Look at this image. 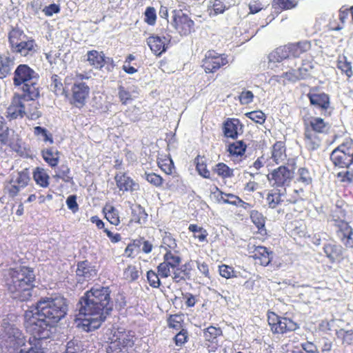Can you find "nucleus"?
I'll return each mask as SVG.
<instances>
[{
    "label": "nucleus",
    "instance_id": "obj_8",
    "mask_svg": "<svg viewBox=\"0 0 353 353\" xmlns=\"http://www.w3.org/2000/svg\"><path fill=\"white\" fill-rule=\"evenodd\" d=\"M134 343L133 336L130 333L118 332L114 334L113 339L106 347V352L127 353Z\"/></svg>",
    "mask_w": 353,
    "mask_h": 353
},
{
    "label": "nucleus",
    "instance_id": "obj_50",
    "mask_svg": "<svg viewBox=\"0 0 353 353\" xmlns=\"http://www.w3.org/2000/svg\"><path fill=\"white\" fill-rule=\"evenodd\" d=\"M29 180L30 177L28 174L25 172H21L17 174L15 179H12L11 180V183L17 184L21 188H23L28 185Z\"/></svg>",
    "mask_w": 353,
    "mask_h": 353
},
{
    "label": "nucleus",
    "instance_id": "obj_43",
    "mask_svg": "<svg viewBox=\"0 0 353 353\" xmlns=\"http://www.w3.org/2000/svg\"><path fill=\"white\" fill-rule=\"evenodd\" d=\"M196 170L199 174L205 179L210 178V171L207 169L206 164L204 163L203 158L197 156L194 159Z\"/></svg>",
    "mask_w": 353,
    "mask_h": 353
},
{
    "label": "nucleus",
    "instance_id": "obj_33",
    "mask_svg": "<svg viewBox=\"0 0 353 353\" xmlns=\"http://www.w3.org/2000/svg\"><path fill=\"white\" fill-rule=\"evenodd\" d=\"M49 175L43 168H37L33 172L34 180L42 188H47L49 185Z\"/></svg>",
    "mask_w": 353,
    "mask_h": 353
},
{
    "label": "nucleus",
    "instance_id": "obj_26",
    "mask_svg": "<svg viewBox=\"0 0 353 353\" xmlns=\"http://www.w3.org/2000/svg\"><path fill=\"white\" fill-rule=\"evenodd\" d=\"M268 59L269 67H272L271 63L281 62L287 59H290L288 44L275 49L269 54Z\"/></svg>",
    "mask_w": 353,
    "mask_h": 353
},
{
    "label": "nucleus",
    "instance_id": "obj_10",
    "mask_svg": "<svg viewBox=\"0 0 353 353\" xmlns=\"http://www.w3.org/2000/svg\"><path fill=\"white\" fill-rule=\"evenodd\" d=\"M71 92L72 97L70 99V103L78 108L83 107L90 93V88L88 85L83 81L74 80L71 88Z\"/></svg>",
    "mask_w": 353,
    "mask_h": 353
},
{
    "label": "nucleus",
    "instance_id": "obj_36",
    "mask_svg": "<svg viewBox=\"0 0 353 353\" xmlns=\"http://www.w3.org/2000/svg\"><path fill=\"white\" fill-rule=\"evenodd\" d=\"M336 335L338 339L342 341L343 345H353V330H345L341 328L336 332Z\"/></svg>",
    "mask_w": 353,
    "mask_h": 353
},
{
    "label": "nucleus",
    "instance_id": "obj_15",
    "mask_svg": "<svg viewBox=\"0 0 353 353\" xmlns=\"http://www.w3.org/2000/svg\"><path fill=\"white\" fill-rule=\"evenodd\" d=\"M303 127L322 135L327 134L331 129V125L328 122L316 117L303 119Z\"/></svg>",
    "mask_w": 353,
    "mask_h": 353
},
{
    "label": "nucleus",
    "instance_id": "obj_11",
    "mask_svg": "<svg viewBox=\"0 0 353 353\" xmlns=\"http://www.w3.org/2000/svg\"><path fill=\"white\" fill-rule=\"evenodd\" d=\"M333 221L338 239L346 248H353L352 228L343 220L334 219Z\"/></svg>",
    "mask_w": 353,
    "mask_h": 353
},
{
    "label": "nucleus",
    "instance_id": "obj_14",
    "mask_svg": "<svg viewBox=\"0 0 353 353\" xmlns=\"http://www.w3.org/2000/svg\"><path fill=\"white\" fill-rule=\"evenodd\" d=\"M172 23L174 28L183 34H188L194 30V21L181 10L172 11Z\"/></svg>",
    "mask_w": 353,
    "mask_h": 353
},
{
    "label": "nucleus",
    "instance_id": "obj_64",
    "mask_svg": "<svg viewBox=\"0 0 353 353\" xmlns=\"http://www.w3.org/2000/svg\"><path fill=\"white\" fill-rule=\"evenodd\" d=\"M301 346L307 353H319L316 345L312 342L306 341L302 343Z\"/></svg>",
    "mask_w": 353,
    "mask_h": 353
},
{
    "label": "nucleus",
    "instance_id": "obj_41",
    "mask_svg": "<svg viewBox=\"0 0 353 353\" xmlns=\"http://www.w3.org/2000/svg\"><path fill=\"white\" fill-rule=\"evenodd\" d=\"M296 182L301 183L305 186L312 183V177L308 169L300 168L298 170Z\"/></svg>",
    "mask_w": 353,
    "mask_h": 353
},
{
    "label": "nucleus",
    "instance_id": "obj_29",
    "mask_svg": "<svg viewBox=\"0 0 353 353\" xmlns=\"http://www.w3.org/2000/svg\"><path fill=\"white\" fill-rule=\"evenodd\" d=\"M35 43L32 39H23L15 46L12 50L19 53L21 56H27L28 54L35 51Z\"/></svg>",
    "mask_w": 353,
    "mask_h": 353
},
{
    "label": "nucleus",
    "instance_id": "obj_30",
    "mask_svg": "<svg viewBox=\"0 0 353 353\" xmlns=\"http://www.w3.org/2000/svg\"><path fill=\"white\" fill-rule=\"evenodd\" d=\"M44 161L51 167L57 165L59 160V152L54 148L44 149L41 152Z\"/></svg>",
    "mask_w": 353,
    "mask_h": 353
},
{
    "label": "nucleus",
    "instance_id": "obj_57",
    "mask_svg": "<svg viewBox=\"0 0 353 353\" xmlns=\"http://www.w3.org/2000/svg\"><path fill=\"white\" fill-rule=\"evenodd\" d=\"M173 274V279L176 282H179L180 281L185 280L189 273L187 271L185 266H183L181 268H177L176 270H174Z\"/></svg>",
    "mask_w": 353,
    "mask_h": 353
},
{
    "label": "nucleus",
    "instance_id": "obj_7",
    "mask_svg": "<svg viewBox=\"0 0 353 353\" xmlns=\"http://www.w3.org/2000/svg\"><path fill=\"white\" fill-rule=\"evenodd\" d=\"M330 160L335 167L349 168L353 163L352 141H347L336 148L330 154Z\"/></svg>",
    "mask_w": 353,
    "mask_h": 353
},
{
    "label": "nucleus",
    "instance_id": "obj_37",
    "mask_svg": "<svg viewBox=\"0 0 353 353\" xmlns=\"http://www.w3.org/2000/svg\"><path fill=\"white\" fill-rule=\"evenodd\" d=\"M50 89L57 96L63 95L65 92L63 83L61 82V79L57 74H53L51 77V83L50 85Z\"/></svg>",
    "mask_w": 353,
    "mask_h": 353
},
{
    "label": "nucleus",
    "instance_id": "obj_2",
    "mask_svg": "<svg viewBox=\"0 0 353 353\" xmlns=\"http://www.w3.org/2000/svg\"><path fill=\"white\" fill-rule=\"evenodd\" d=\"M109 287H92L79 299L77 309L85 318L81 326L86 332L98 329L113 310Z\"/></svg>",
    "mask_w": 353,
    "mask_h": 353
},
{
    "label": "nucleus",
    "instance_id": "obj_3",
    "mask_svg": "<svg viewBox=\"0 0 353 353\" xmlns=\"http://www.w3.org/2000/svg\"><path fill=\"white\" fill-rule=\"evenodd\" d=\"M4 285L14 299L26 301L32 296L35 275L32 268L23 266L4 272Z\"/></svg>",
    "mask_w": 353,
    "mask_h": 353
},
{
    "label": "nucleus",
    "instance_id": "obj_28",
    "mask_svg": "<svg viewBox=\"0 0 353 353\" xmlns=\"http://www.w3.org/2000/svg\"><path fill=\"white\" fill-rule=\"evenodd\" d=\"M286 158L287 155L284 143L281 141L276 142L272 146L271 159L276 164H279L284 162Z\"/></svg>",
    "mask_w": 353,
    "mask_h": 353
},
{
    "label": "nucleus",
    "instance_id": "obj_52",
    "mask_svg": "<svg viewBox=\"0 0 353 353\" xmlns=\"http://www.w3.org/2000/svg\"><path fill=\"white\" fill-rule=\"evenodd\" d=\"M123 275L125 279L130 281L137 280L139 276V271L137 268L133 265H128L124 270Z\"/></svg>",
    "mask_w": 353,
    "mask_h": 353
},
{
    "label": "nucleus",
    "instance_id": "obj_54",
    "mask_svg": "<svg viewBox=\"0 0 353 353\" xmlns=\"http://www.w3.org/2000/svg\"><path fill=\"white\" fill-rule=\"evenodd\" d=\"M159 274H157L153 270H149L147 272V279L150 286L152 288H159L161 285V281L159 278Z\"/></svg>",
    "mask_w": 353,
    "mask_h": 353
},
{
    "label": "nucleus",
    "instance_id": "obj_35",
    "mask_svg": "<svg viewBox=\"0 0 353 353\" xmlns=\"http://www.w3.org/2000/svg\"><path fill=\"white\" fill-rule=\"evenodd\" d=\"M103 212L106 219L112 225H118L120 223L119 212L114 207L106 205L103 208Z\"/></svg>",
    "mask_w": 353,
    "mask_h": 353
},
{
    "label": "nucleus",
    "instance_id": "obj_56",
    "mask_svg": "<svg viewBox=\"0 0 353 353\" xmlns=\"http://www.w3.org/2000/svg\"><path fill=\"white\" fill-rule=\"evenodd\" d=\"M145 179L151 184L158 187L161 185L163 183V179L161 176L152 172L145 173Z\"/></svg>",
    "mask_w": 353,
    "mask_h": 353
},
{
    "label": "nucleus",
    "instance_id": "obj_12",
    "mask_svg": "<svg viewBox=\"0 0 353 353\" xmlns=\"http://www.w3.org/2000/svg\"><path fill=\"white\" fill-rule=\"evenodd\" d=\"M228 63L226 55L224 54H220L214 50H209L206 52L203 60V67L207 73L214 72Z\"/></svg>",
    "mask_w": 353,
    "mask_h": 353
},
{
    "label": "nucleus",
    "instance_id": "obj_19",
    "mask_svg": "<svg viewBox=\"0 0 353 353\" xmlns=\"http://www.w3.org/2000/svg\"><path fill=\"white\" fill-rule=\"evenodd\" d=\"M114 179L117 186L121 191L134 192L137 190L139 188V184L135 183L125 173H117L114 176Z\"/></svg>",
    "mask_w": 353,
    "mask_h": 353
},
{
    "label": "nucleus",
    "instance_id": "obj_6",
    "mask_svg": "<svg viewBox=\"0 0 353 353\" xmlns=\"http://www.w3.org/2000/svg\"><path fill=\"white\" fill-rule=\"evenodd\" d=\"M26 96V94L15 93L12 98L11 103L7 108V117L10 119H21L24 116L30 117L31 119H37L41 116L39 110L31 112L27 111L25 102L34 101Z\"/></svg>",
    "mask_w": 353,
    "mask_h": 353
},
{
    "label": "nucleus",
    "instance_id": "obj_42",
    "mask_svg": "<svg viewBox=\"0 0 353 353\" xmlns=\"http://www.w3.org/2000/svg\"><path fill=\"white\" fill-rule=\"evenodd\" d=\"M214 172L223 179L231 178L234 176V170L230 168L224 163H219L216 164Z\"/></svg>",
    "mask_w": 353,
    "mask_h": 353
},
{
    "label": "nucleus",
    "instance_id": "obj_51",
    "mask_svg": "<svg viewBox=\"0 0 353 353\" xmlns=\"http://www.w3.org/2000/svg\"><path fill=\"white\" fill-rule=\"evenodd\" d=\"M245 116L253 121L262 124L265 121V115L261 110L252 111L245 114Z\"/></svg>",
    "mask_w": 353,
    "mask_h": 353
},
{
    "label": "nucleus",
    "instance_id": "obj_38",
    "mask_svg": "<svg viewBox=\"0 0 353 353\" xmlns=\"http://www.w3.org/2000/svg\"><path fill=\"white\" fill-rule=\"evenodd\" d=\"M246 148L247 146L243 141H238L230 143L228 145V151L232 156L241 157L244 154Z\"/></svg>",
    "mask_w": 353,
    "mask_h": 353
},
{
    "label": "nucleus",
    "instance_id": "obj_40",
    "mask_svg": "<svg viewBox=\"0 0 353 353\" xmlns=\"http://www.w3.org/2000/svg\"><path fill=\"white\" fill-rule=\"evenodd\" d=\"M337 68L343 73H345L347 78H350L353 74L351 62L347 61L345 56L339 57L337 61Z\"/></svg>",
    "mask_w": 353,
    "mask_h": 353
},
{
    "label": "nucleus",
    "instance_id": "obj_45",
    "mask_svg": "<svg viewBox=\"0 0 353 353\" xmlns=\"http://www.w3.org/2000/svg\"><path fill=\"white\" fill-rule=\"evenodd\" d=\"M34 134L37 137H41L43 141L50 142L51 144L53 143L52 136L46 128L36 126L34 128Z\"/></svg>",
    "mask_w": 353,
    "mask_h": 353
},
{
    "label": "nucleus",
    "instance_id": "obj_39",
    "mask_svg": "<svg viewBox=\"0 0 353 353\" xmlns=\"http://www.w3.org/2000/svg\"><path fill=\"white\" fill-rule=\"evenodd\" d=\"M132 214L133 220L135 222L141 223V221L145 222L148 218V214L145 212V209L139 204L131 206Z\"/></svg>",
    "mask_w": 353,
    "mask_h": 353
},
{
    "label": "nucleus",
    "instance_id": "obj_20",
    "mask_svg": "<svg viewBox=\"0 0 353 353\" xmlns=\"http://www.w3.org/2000/svg\"><path fill=\"white\" fill-rule=\"evenodd\" d=\"M170 41V38H167L165 37H161L159 36H150L147 39V43L150 50L154 52V54L158 56L161 55L166 50L167 43H169Z\"/></svg>",
    "mask_w": 353,
    "mask_h": 353
},
{
    "label": "nucleus",
    "instance_id": "obj_23",
    "mask_svg": "<svg viewBox=\"0 0 353 353\" xmlns=\"http://www.w3.org/2000/svg\"><path fill=\"white\" fill-rule=\"evenodd\" d=\"M299 327L296 323L289 318L281 317L276 322L275 327L272 331L275 334H284L288 332L295 331Z\"/></svg>",
    "mask_w": 353,
    "mask_h": 353
},
{
    "label": "nucleus",
    "instance_id": "obj_62",
    "mask_svg": "<svg viewBox=\"0 0 353 353\" xmlns=\"http://www.w3.org/2000/svg\"><path fill=\"white\" fill-rule=\"evenodd\" d=\"M337 178L341 179V182H347L353 183V172L350 171H346L345 172H340L336 175Z\"/></svg>",
    "mask_w": 353,
    "mask_h": 353
},
{
    "label": "nucleus",
    "instance_id": "obj_32",
    "mask_svg": "<svg viewBox=\"0 0 353 353\" xmlns=\"http://www.w3.org/2000/svg\"><path fill=\"white\" fill-rule=\"evenodd\" d=\"M23 39H27V36L24 34L23 31L18 28H12L8 34V40L11 50Z\"/></svg>",
    "mask_w": 353,
    "mask_h": 353
},
{
    "label": "nucleus",
    "instance_id": "obj_18",
    "mask_svg": "<svg viewBox=\"0 0 353 353\" xmlns=\"http://www.w3.org/2000/svg\"><path fill=\"white\" fill-rule=\"evenodd\" d=\"M304 128V141L307 150L314 151L319 149L322 142V134L315 132L307 128Z\"/></svg>",
    "mask_w": 353,
    "mask_h": 353
},
{
    "label": "nucleus",
    "instance_id": "obj_47",
    "mask_svg": "<svg viewBox=\"0 0 353 353\" xmlns=\"http://www.w3.org/2000/svg\"><path fill=\"white\" fill-rule=\"evenodd\" d=\"M221 333L222 332L219 328L210 326L204 331V338L206 341L214 342L217 336L221 335Z\"/></svg>",
    "mask_w": 353,
    "mask_h": 353
},
{
    "label": "nucleus",
    "instance_id": "obj_60",
    "mask_svg": "<svg viewBox=\"0 0 353 353\" xmlns=\"http://www.w3.org/2000/svg\"><path fill=\"white\" fill-rule=\"evenodd\" d=\"M170 268L167 263H161L157 267L159 275L163 278L168 277L170 274Z\"/></svg>",
    "mask_w": 353,
    "mask_h": 353
},
{
    "label": "nucleus",
    "instance_id": "obj_44",
    "mask_svg": "<svg viewBox=\"0 0 353 353\" xmlns=\"http://www.w3.org/2000/svg\"><path fill=\"white\" fill-rule=\"evenodd\" d=\"M189 230L194 233V236L198 239L200 242H203L206 239L208 236L207 231L201 227H199L196 224H190Z\"/></svg>",
    "mask_w": 353,
    "mask_h": 353
},
{
    "label": "nucleus",
    "instance_id": "obj_17",
    "mask_svg": "<svg viewBox=\"0 0 353 353\" xmlns=\"http://www.w3.org/2000/svg\"><path fill=\"white\" fill-rule=\"evenodd\" d=\"M87 61L94 68H101L105 63H111L112 68H114L115 65L112 58L105 57L103 52L97 50H90L87 52Z\"/></svg>",
    "mask_w": 353,
    "mask_h": 353
},
{
    "label": "nucleus",
    "instance_id": "obj_9",
    "mask_svg": "<svg viewBox=\"0 0 353 353\" xmlns=\"http://www.w3.org/2000/svg\"><path fill=\"white\" fill-rule=\"evenodd\" d=\"M294 176V172L285 165L274 170L268 175L269 181L273 187L288 186Z\"/></svg>",
    "mask_w": 353,
    "mask_h": 353
},
{
    "label": "nucleus",
    "instance_id": "obj_53",
    "mask_svg": "<svg viewBox=\"0 0 353 353\" xmlns=\"http://www.w3.org/2000/svg\"><path fill=\"white\" fill-rule=\"evenodd\" d=\"M157 14L154 8L148 7L145 11V21L150 26L155 24Z\"/></svg>",
    "mask_w": 353,
    "mask_h": 353
},
{
    "label": "nucleus",
    "instance_id": "obj_61",
    "mask_svg": "<svg viewBox=\"0 0 353 353\" xmlns=\"http://www.w3.org/2000/svg\"><path fill=\"white\" fill-rule=\"evenodd\" d=\"M219 273L221 276L226 279H230L234 276L233 268L226 265L219 266Z\"/></svg>",
    "mask_w": 353,
    "mask_h": 353
},
{
    "label": "nucleus",
    "instance_id": "obj_63",
    "mask_svg": "<svg viewBox=\"0 0 353 353\" xmlns=\"http://www.w3.org/2000/svg\"><path fill=\"white\" fill-rule=\"evenodd\" d=\"M43 12L46 16L51 17L54 14H57L60 12V7L59 5L52 3L49 5L48 6L45 7L43 10Z\"/></svg>",
    "mask_w": 353,
    "mask_h": 353
},
{
    "label": "nucleus",
    "instance_id": "obj_34",
    "mask_svg": "<svg viewBox=\"0 0 353 353\" xmlns=\"http://www.w3.org/2000/svg\"><path fill=\"white\" fill-rule=\"evenodd\" d=\"M221 200L224 203H228L236 206H241L245 209H246L249 205L248 203L244 202L239 196L234 194L223 193L222 192H221Z\"/></svg>",
    "mask_w": 353,
    "mask_h": 353
},
{
    "label": "nucleus",
    "instance_id": "obj_27",
    "mask_svg": "<svg viewBox=\"0 0 353 353\" xmlns=\"http://www.w3.org/2000/svg\"><path fill=\"white\" fill-rule=\"evenodd\" d=\"M14 65L13 57L8 54H0V79H3L10 74Z\"/></svg>",
    "mask_w": 353,
    "mask_h": 353
},
{
    "label": "nucleus",
    "instance_id": "obj_22",
    "mask_svg": "<svg viewBox=\"0 0 353 353\" xmlns=\"http://www.w3.org/2000/svg\"><path fill=\"white\" fill-rule=\"evenodd\" d=\"M239 127L240 129H241L243 125L239 119L230 118L227 119L224 121L223 126L224 136L233 139H236L239 134L238 130Z\"/></svg>",
    "mask_w": 353,
    "mask_h": 353
},
{
    "label": "nucleus",
    "instance_id": "obj_59",
    "mask_svg": "<svg viewBox=\"0 0 353 353\" xmlns=\"http://www.w3.org/2000/svg\"><path fill=\"white\" fill-rule=\"evenodd\" d=\"M254 94L251 91H243L240 96L239 100L241 104L247 105L252 102Z\"/></svg>",
    "mask_w": 353,
    "mask_h": 353
},
{
    "label": "nucleus",
    "instance_id": "obj_49",
    "mask_svg": "<svg viewBox=\"0 0 353 353\" xmlns=\"http://www.w3.org/2000/svg\"><path fill=\"white\" fill-rule=\"evenodd\" d=\"M297 3L294 0H274L272 6L275 8L278 6L283 10H289L295 8Z\"/></svg>",
    "mask_w": 353,
    "mask_h": 353
},
{
    "label": "nucleus",
    "instance_id": "obj_4",
    "mask_svg": "<svg viewBox=\"0 0 353 353\" xmlns=\"http://www.w3.org/2000/svg\"><path fill=\"white\" fill-rule=\"evenodd\" d=\"M39 74L26 64H20L14 72L13 84L31 99L39 97Z\"/></svg>",
    "mask_w": 353,
    "mask_h": 353
},
{
    "label": "nucleus",
    "instance_id": "obj_25",
    "mask_svg": "<svg viewBox=\"0 0 353 353\" xmlns=\"http://www.w3.org/2000/svg\"><path fill=\"white\" fill-rule=\"evenodd\" d=\"M77 276L79 277V281L90 279L94 274V270L90 265L88 261L79 262L76 270Z\"/></svg>",
    "mask_w": 353,
    "mask_h": 353
},
{
    "label": "nucleus",
    "instance_id": "obj_21",
    "mask_svg": "<svg viewBox=\"0 0 353 353\" xmlns=\"http://www.w3.org/2000/svg\"><path fill=\"white\" fill-rule=\"evenodd\" d=\"M285 189H284L283 191L276 190H272L271 192H269L266 197V201L269 208L274 209L282 203L287 205L289 203H292V201L288 199L285 200Z\"/></svg>",
    "mask_w": 353,
    "mask_h": 353
},
{
    "label": "nucleus",
    "instance_id": "obj_24",
    "mask_svg": "<svg viewBox=\"0 0 353 353\" xmlns=\"http://www.w3.org/2000/svg\"><path fill=\"white\" fill-rule=\"evenodd\" d=\"M288 48L290 57L297 58L311 49V43L307 40H304L296 43H289Z\"/></svg>",
    "mask_w": 353,
    "mask_h": 353
},
{
    "label": "nucleus",
    "instance_id": "obj_31",
    "mask_svg": "<svg viewBox=\"0 0 353 353\" xmlns=\"http://www.w3.org/2000/svg\"><path fill=\"white\" fill-rule=\"evenodd\" d=\"M323 251L326 256L334 262L342 254V247L335 243H326L323 246Z\"/></svg>",
    "mask_w": 353,
    "mask_h": 353
},
{
    "label": "nucleus",
    "instance_id": "obj_1",
    "mask_svg": "<svg viewBox=\"0 0 353 353\" xmlns=\"http://www.w3.org/2000/svg\"><path fill=\"white\" fill-rule=\"evenodd\" d=\"M68 301L60 294L41 297L25 312V327L30 333L28 342L50 338L55 325L65 317Z\"/></svg>",
    "mask_w": 353,
    "mask_h": 353
},
{
    "label": "nucleus",
    "instance_id": "obj_5",
    "mask_svg": "<svg viewBox=\"0 0 353 353\" xmlns=\"http://www.w3.org/2000/svg\"><path fill=\"white\" fill-rule=\"evenodd\" d=\"M0 344L9 353H14L19 347L23 348L28 344L21 331L15 325L3 322L0 330Z\"/></svg>",
    "mask_w": 353,
    "mask_h": 353
},
{
    "label": "nucleus",
    "instance_id": "obj_55",
    "mask_svg": "<svg viewBox=\"0 0 353 353\" xmlns=\"http://www.w3.org/2000/svg\"><path fill=\"white\" fill-rule=\"evenodd\" d=\"M134 245H137V247H140L141 245H142L141 250L144 253L146 254L151 252L153 248L152 244L150 241H146L144 239H141L139 240L134 241Z\"/></svg>",
    "mask_w": 353,
    "mask_h": 353
},
{
    "label": "nucleus",
    "instance_id": "obj_13",
    "mask_svg": "<svg viewBox=\"0 0 353 353\" xmlns=\"http://www.w3.org/2000/svg\"><path fill=\"white\" fill-rule=\"evenodd\" d=\"M310 104L319 109L321 114L330 116L332 108L330 106V97L328 94L322 93L310 92L307 94Z\"/></svg>",
    "mask_w": 353,
    "mask_h": 353
},
{
    "label": "nucleus",
    "instance_id": "obj_48",
    "mask_svg": "<svg viewBox=\"0 0 353 353\" xmlns=\"http://www.w3.org/2000/svg\"><path fill=\"white\" fill-rule=\"evenodd\" d=\"M164 262L172 268H175L181 263V258L179 256L173 254L170 251L167 252L164 256Z\"/></svg>",
    "mask_w": 353,
    "mask_h": 353
},
{
    "label": "nucleus",
    "instance_id": "obj_16",
    "mask_svg": "<svg viewBox=\"0 0 353 353\" xmlns=\"http://www.w3.org/2000/svg\"><path fill=\"white\" fill-rule=\"evenodd\" d=\"M249 246V253L252 254V257L255 260H259V263L263 266L268 265L272 259L273 253L269 251L268 249L264 246H255L254 245Z\"/></svg>",
    "mask_w": 353,
    "mask_h": 353
},
{
    "label": "nucleus",
    "instance_id": "obj_58",
    "mask_svg": "<svg viewBox=\"0 0 353 353\" xmlns=\"http://www.w3.org/2000/svg\"><path fill=\"white\" fill-rule=\"evenodd\" d=\"M188 335L187 330L182 329L178 334L174 336V341L176 345H182L187 342Z\"/></svg>",
    "mask_w": 353,
    "mask_h": 353
},
{
    "label": "nucleus",
    "instance_id": "obj_46",
    "mask_svg": "<svg viewBox=\"0 0 353 353\" xmlns=\"http://www.w3.org/2000/svg\"><path fill=\"white\" fill-rule=\"evenodd\" d=\"M70 170L67 165H61L57 173L54 175L55 178L61 179L65 182H70L72 177L70 175Z\"/></svg>",
    "mask_w": 353,
    "mask_h": 353
}]
</instances>
